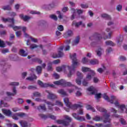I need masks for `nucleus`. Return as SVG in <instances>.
Returning a JSON list of instances; mask_svg holds the SVG:
<instances>
[{"instance_id": "nucleus-48", "label": "nucleus", "mask_w": 127, "mask_h": 127, "mask_svg": "<svg viewBox=\"0 0 127 127\" xmlns=\"http://www.w3.org/2000/svg\"><path fill=\"white\" fill-rule=\"evenodd\" d=\"M8 22H9L10 23H11L12 24H11V25H14V19L13 18H8Z\"/></svg>"}, {"instance_id": "nucleus-9", "label": "nucleus", "mask_w": 127, "mask_h": 127, "mask_svg": "<svg viewBox=\"0 0 127 127\" xmlns=\"http://www.w3.org/2000/svg\"><path fill=\"white\" fill-rule=\"evenodd\" d=\"M46 92L49 94L48 95V98L50 100H55V99H57L58 96L56 94H53L52 92H50L48 90H46Z\"/></svg>"}, {"instance_id": "nucleus-47", "label": "nucleus", "mask_w": 127, "mask_h": 127, "mask_svg": "<svg viewBox=\"0 0 127 127\" xmlns=\"http://www.w3.org/2000/svg\"><path fill=\"white\" fill-rule=\"evenodd\" d=\"M77 121H79V122H84L85 121V117L84 116H79L76 119Z\"/></svg>"}, {"instance_id": "nucleus-57", "label": "nucleus", "mask_w": 127, "mask_h": 127, "mask_svg": "<svg viewBox=\"0 0 127 127\" xmlns=\"http://www.w3.org/2000/svg\"><path fill=\"white\" fill-rule=\"evenodd\" d=\"M34 97H41V93L38 92H35L33 93Z\"/></svg>"}, {"instance_id": "nucleus-61", "label": "nucleus", "mask_w": 127, "mask_h": 127, "mask_svg": "<svg viewBox=\"0 0 127 127\" xmlns=\"http://www.w3.org/2000/svg\"><path fill=\"white\" fill-rule=\"evenodd\" d=\"M9 85H10V86H18V85H19V83L12 82H10L9 84Z\"/></svg>"}, {"instance_id": "nucleus-42", "label": "nucleus", "mask_w": 127, "mask_h": 127, "mask_svg": "<svg viewBox=\"0 0 127 127\" xmlns=\"http://www.w3.org/2000/svg\"><path fill=\"white\" fill-rule=\"evenodd\" d=\"M39 117H40V118H41V119H43V120H47V119H48V115H46L45 114H39Z\"/></svg>"}, {"instance_id": "nucleus-33", "label": "nucleus", "mask_w": 127, "mask_h": 127, "mask_svg": "<svg viewBox=\"0 0 127 127\" xmlns=\"http://www.w3.org/2000/svg\"><path fill=\"white\" fill-rule=\"evenodd\" d=\"M19 54L21 56H23V57H25L28 55V54L27 53H25V51L22 49L20 50Z\"/></svg>"}, {"instance_id": "nucleus-21", "label": "nucleus", "mask_w": 127, "mask_h": 127, "mask_svg": "<svg viewBox=\"0 0 127 127\" xmlns=\"http://www.w3.org/2000/svg\"><path fill=\"white\" fill-rule=\"evenodd\" d=\"M87 91L89 92H91V95H95L97 92V89H96L95 87L93 86H90L87 88Z\"/></svg>"}, {"instance_id": "nucleus-35", "label": "nucleus", "mask_w": 127, "mask_h": 127, "mask_svg": "<svg viewBox=\"0 0 127 127\" xmlns=\"http://www.w3.org/2000/svg\"><path fill=\"white\" fill-rule=\"evenodd\" d=\"M63 82H64V79H61L59 81H56L54 82V84H55V85H57L58 86L59 85H62L63 86Z\"/></svg>"}, {"instance_id": "nucleus-7", "label": "nucleus", "mask_w": 127, "mask_h": 127, "mask_svg": "<svg viewBox=\"0 0 127 127\" xmlns=\"http://www.w3.org/2000/svg\"><path fill=\"white\" fill-rule=\"evenodd\" d=\"M38 25L39 27H42V28H48V26H49V24H48V22L45 20H41L38 22Z\"/></svg>"}, {"instance_id": "nucleus-50", "label": "nucleus", "mask_w": 127, "mask_h": 127, "mask_svg": "<svg viewBox=\"0 0 127 127\" xmlns=\"http://www.w3.org/2000/svg\"><path fill=\"white\" fill-rule=\"evenodd\" d=\"M11 117H12V119H13V120H15V121H17L18 120V118H17V113L14 114H12V113H11Z\"/></svg>"}, {"instance_id": "nucleus-40", "label": "nucleus", "mask_w": 127, "mask_h": 127, "mask_svg": "<svg viewBox=\"0 0 127 127\" xmlns=\"http://www.w3.org/2000/svg\"><path fill=\"white\" fill-rule=\"evenodd\" d=\"M90 63L91 65H96L97 64H99V61L98 60H91L90 61Z\"/></svg>"}, {"instance_id": "nucleus-44", "label": "nucleus", "mask_w": 127, "mask_h": 127, "mask_svg": "<svg viewBox=\"0 0 127 127\" xmlns=\"http://www.w3.org/2000/svg\"><path fill=\"white\" fill-rule=\"evenodd\" d=\"M9 57L10 60L12 61H15V59L17 57V56H16V55H10Z\"/></svg>"}, {"instance_id": "nucleus-28", "label": "nucleus", "mask_w": 127, "mask_h": 127, "mask_svg": "<svg viewBox=\"0 0 127 127\" xmlns=\"http://www.w3.org/2000/svg\"><path fill=\"white\" fill-rule=\"evenodd\" d=\"M56 6L55 1H53L51 3L49 4V10H51L52 8H54Z\"/></svg>"}, {"instance_id": "nucleus-14", "label": "nucleus", "mask_w": 127, "mask_h": 127, "mask_svg": "<svg viewBox=\"0 0 127 127\" xmlns=\"http://www.w3.org/2000/svg\"><path fill=\"white\" fill-rule=\"evenodd\" d=\"M103 98L105 99V100H106L108 102H109L110 103H111V104H113V101H114V100H115L116 96H111V99L110 100V99L109 98V96H108L107 95V94H104L103 95Z\"/></svg>"}, {"instance_id": "nucleus-10", "label": "nucleus", "mask_w": 127, "mask_h": 127, "mask_svg": "<svg viewBox=\"0 0 127 127\" xmlns=\"http://www.w3.org/2000/svg\"><path fill=\"white\" fill-rule=\"evenodd\" d=\"M76 75L77 76V78L76 79V83H77L78 85H81V80L83 79V74H82L80 72L77 71Z\"/></svg>"}, {"instance_id": "nucleus-5", "label": "nucleus", "mask_w": 127, "mask_h": 127, "mask_svg": "<svg viewBox=\"0 0 127 127\" xmlns=\"http://www.w3.org/2000/svg\"><path fill=\"white\" fill-rule=\"evenodd\" d=\"M66 69H68V71H69V72L67 74V77L70 78V77L74 74V72H73L72 68H70V66L68 65H64L62 67H57V71H58V72H61V71H66Z\"/></svg>"}, {"instance_id": "nucleus-3", "label": "nucleus", "mask_w": 127, "mask_h": 127, "mask_svg": "<svg viewBox=\"0 0 127 127\" xmlns=\"http://www.w3.org/2000/svg\"><path fill=\"white\" fill-rule=\"evenodd\" d=\"M64 103L67 108L73 110V111H76L78 108H83V105L82 104H75L72 105V103L69 102L68 98H65L64 99Z\"/></svg>"}, {"instance_id": "nucleus-63", "label": "nucleus", "mask_w": 127, "mask_h": 127, "mask_svg": "<svg viewBox=\"0 0 127 127\" xmlns=\"http://www.w3.org/2000/svg\"><path fill=\"white\" fill-rule=\"evenodd\" d=\"M48 118L51 119V120H56V116L52 115L51 114L48 115Z\"/></svg>"}, {"instance_id": "nucleus-64", "label": "nucleus", "mask_w": 127, "mask_h": 127, "mask_svg": "<svg viewBox=\"0 0 127 127\" xmlns=\"http://www.w3.org/2000/svg\"><path fill=\"white\" fill-rule=\"evenodd\" d=\"M0 47H5V44H4V42L3 41H1V40L0 39Z\"/></svg>"}, {"instance_id": "nucleus-8", "label": "nucleus", "mask_w": 127, "mask_h": 127, "mask_svg": "<svg viewBox=\"0 0 127 127\" xmlns=\"http://www.w3.org/2000/svg\"><path fill=\"white\" fill-rule=\"evenodd\" d=\"M7 64H5V62L2 60L0 61V70L1 73H4L6 71V69H7Z\"/></svg>"}, {"instance_id": "nucleus-24", "label": "nucleus", "mask_w": 127, "mask_h": 127, "mask_svg": "<svg viewBox=\"0 0 127 127\" xmlns=\"http://www.w3.org/2000/svg\"><path fill=\"white\" fill-rule=\"evenodd\" d=\"M13 92L14 93L11 92H6L7 96H15L16 95V89L15 87L13 88Z\"/></svg>"}, {"instance_id": "nucleus-59", "label": "nucleus", "mask_w": 127, "mask_h": 127, "mask_svg": "<svg viewBox=\"0 0 127 127\" xmlns=\"http://www.w3.org/2000/svg\"><path fill=\"white\" fill-rule=\"evenodd\" d=\"M57 14H59L58 17L60 19H62V18H63V16H62V14L60 11H57Z\"/></svg>"}, {"instance_id": "nucleus-15", "label": "nucleus", "mask_w": 127, "mask_h": 127, "mask_svg": "<svg viewBox=\"0 0 127 127\" xmlns=\"http://www.w3.org/2000/svg\"><path fill=\"white\" fill-rule=\"evenodd\" d=\"M64 56V54L63 52H61V51H58V54L54 53L53 54L52 57L53 58H60L61 57H63Z\"/></svg>"}, {"instance_id": "nucleus-49", "label": "nucleus", "mask_w": 127, "mask_h": 127, "mask_svg": "<svg viewBox=\"0 0 127 127\" xmlns=\"http://www.w3.org/2000/svg\"><path fill=\"white\" fill-rule=\"evenodd\" d=\"M50 18L52 19H53L54 20H57L58 19V18L57 17V16L55 14H52L50 15Z\"/></svg>"}, {"instance_id": "nucleus-41", "label": "nucleus", "mask_w": 127, "mask_h": 127, "mask_svg": "<svg viewBox=\"0 0 127 127\" xmlns=\"http://www.w3.org/2000/svg\"><path fill=\"white\" fill-rule=\"evenodd\" d=\"M112 104H114L116 107H119L120 106V104H119V100L118 99H117V97H116V98L113 100V103Z\"/></svg>"}, {"instance_id": "nucleus-62", "label": "nucleus", "mask_w": 127, "mask_h": 127, "mask_svg": "<svg viewBox=\"0 0 127 127\" xmlns=\"http://www.w3.org/2000/svg\"><path fill=\"white\" fill-rule=\"evenodd\" d=\"M82 62L83 64H87V63H88V62H89V60H88L87 58H84L82 59Z\"/></svg>"}, {"instance_id": "nucleus-45", "label": "nucleus", "mask_w": 127, "mask_h": 127, "mask_svg": "<svg viewBox=\"0 0 127 127\" xmlns=\"http://www.w3.org/2000/svg\"><path fill=\"white\" fill-rule=\"evenodd\" d=\"M0 105H1V106H3V107H5L6 108H7L8 107H9V105H8L6 103L3 102V101H2V100L0 101Z\"/></svg>"}, {"instance_id": "nucleus-52", "label": "nucleus", "mask_w": 127, "mask_h": 127, "mask_svg": "<svg viewBox=\"0 0 127 127\" xmlns=\"http://www.w3.org/2000/svg\"><path fill=\"white\" fill-rule=\"evenodd\" d=\"M86 109L87 110H90V111H92V112H95V109L91 105H87L86 106Z\"/></svg>"}, {"instance_id": "nucleus-13", "label": "nucleus", "mask_w": 127, "mask_h": 127, "mask_svg": "<svg viewBox=\"0 0 127 127\" xmlns=\"http://www.w3.org/2000/svg\"><path fill=\"white\" fill-rule=\"evenodd\" d=\"M1 111L2 113L5 116H6L7 117H11V114L12 113V112L10 110L6 109H2Z\"/></svg>"}, {"instance_id": "nucleus-16", "label": "nucleus", "mask_w": 127, "mask_h": 127, "mask_svg": "<svg viewBox=\"0 0 127 127\" xmlns=\"http://www.w3.org/2000/svg\"><path fill=\"white\" fill-rule=\"evenodd\" d=\"M56 123L59 125H63L64 127H68L69 126V123L67 122L65 120H57Z\"/></svg>"}, {"instance_id": "nucleus-26", "label": "nucleus", "mask_w": 127, "mask_h": 127, "mask_svg": "<svg viewBox=\"0 0 127 127\" xmlns=\"http://www.w3.org/2000/svg\"><path fill=\"white\" fill-rule=\"evenodd\" d=\"M80 42V37L77 36L75 38V40L72 42V45H77Z\"/></svg>"}, {"instance_id": "nucleus-22", "label": "nucleus", "mask_w": 127, "mask_h": 127, "mask_svg": "<svg viewBox=\"0 0 127 127\" xmlns=\"http://www.w3.org/2000/svg\"><path fill=\"white\" fill-rule=\"evenodd\" d=\"M37 109L38 110V111H40V110H42L44 112L46 111V107L45 106V104L40 105V106H37Z\"/></svg>"}, {"instance_id": "nucleus-29", "label": "nucleus", "mask_w": 127, "mask_h": 127, "mask_svg": "<svg viewBox=\"0 0 127 127\" xmlns=\"http://www.w3.org/2000/svg\"><path fill=\"white\" fill-rule=\"evenodd\" d=\"M58 92L59 93V94H61V95H62L63 97L68 96V94H67L66 91H64V89H60L58 90Z\"/></svg>"}, {"instance_id": "nucleus-56", "label": "nucleus", "mask_w": 127, "mask_h": 127, "mask_svg": "<svg viewBox=\"0 0 127 127\" xmlns=\"http://www.w3.org/2000/svg\"><path fill=\"white\" fill-rule=\"evenodd\" d=\"M33 61L34 62H37V63H39V64H41V63H42V61L40 60V59L38 58H35L34 59Z\"/></svg>"}, {"instance_id": "nucleus-20", "label": "nucleus", "mask_w": 127, "mask_h": 127, "mask_svg": "<svg viewBox=\"0 0 127 127\" xmlns=\"http://www.w3.org/2000/svg\"><path fill=\"white\" fill-rule=\"evenodd\" d=\"M8 27L10 28H13L14 31H16V30H19V29H21L22 28V26H14V25L9 24L8 25Z\"/></svg>"}, {"instance_id": "nucleus-30", "label": "nucleus", "mask_w": 127, "mask_h": 127, "mask_svg": "<svg viewBox=\"0 0 127 127\" xmlns=\"http://www.w3.org/2000/svg\"><path fill=\"white\" fill-rule=\"evenodd\" d=\"M46 104H47V105H48V109L49 110H50V111H53V108L52 107H53V106H55V104H52V103L49 102V101H47L46 102Z\"/></svg>"}, {"instance_id": "nucleus-53", "label": "nucleus", "mask_w": 127, "mask_h": 127, "mask_svg": "<svg viewBox=\"0 0 127 127\" xmlns=\"http://www.w3.org/2000/svg\"><path fill=\"white\" fill-rule=\"evenodd\" d=\"M112 52H113V48L111 47L108 48L106 50V54H110Z\"/></svg>"}, {"instance_id": "nucleus-17", "label": "nucleus", "mask_w": 127, "mask_h": 127, "mask_svg": "<svg viewBox=\"0 0 127 127\" xmlns=\"http://www.w3.org/2000/svg\"><path fill=\"white\" fill-rule=\"evenodd\" d=\"M19 124L21 127H30V125H28L27 121L21 120L19 122Z\"/></svg>"}, {"instance_id": "nucleus-34", "label": "nucleus", "mask_w": 127, "mask_h": 127, "mask_svg": "<svg viewBox=\"0 0 127 127\" xmlns=\"http://www.w3.org/2000/svg\"><path fill=\"white\" fill-rule=\"evenodd\" d=\"M96 109L97 111H99V112H102L103 113H105V114H107V110H106V109L103 108L102 107H101L100 106H96Z\"/></svg>"}, {"instance_id": "nucleus-32", "label": "nucleus", "mask_w": 127, "mask_h": 127, "mask_svg": "<svg viewBox=\"0 0 127 127\" xmlns=\"http://www.w3.org/2000/svg\"><path fill=\"white\" fill-rule=\"evenodd\" d=\"M110 87L113 91H115V92H117L118 90L117 89V87H116V84L113 82H111L110 83Z\"/></svg>"}, {"instance_id": "nucleus-38", "label": "nucleus", "mask_w": 127, "mask_h": 127, "mask_svg": "<svg viewBox=\"0 0 127 127\" xmlns=\"http://www.w3.org/2000/svg\"><path fill=\"white\" fill-rule=\"evenodd\" d=\"M64 118L65 119V120L67 121H66V122L68 123V126H69V124H70V123H71V122H72V118H71V117H70L67 115H64Z\"/></svg>"}, {"instance_id": "nucleus-25", "label": "nucleus", "mask_w": 127, "mask_h": 127, "mask_svg": "<svg viewBox=\"0 0 127 127\" xmlns=\"http://www.w3.org/2000/svg\"><path fill=\"white\" fill-rule=\"evenodd\" d=\"M73 86V84L70 82H67L65 80H64L63 81V87H71Z\"/></svg>"}, {"instance_id": "nucleus-51", "label": "nucleus", "mask_w": 127, "mask_h": 127, "mask_svg": "<svg viewBox=\"0 0 127 127\" xmlns=\"http://www.w3.org/2000/svg\"><path fill=\"white\" fill-rule=\"evenodd\" d=\"M116 9L118 10V11H121L122 9H123V5L122 4H118L116 6Z\"/></svg>"}, {"instance_id": "nucleus-39", "label": "nucleus", "mask_w": 127, "mask_h": 127, "mask_svg": "<svg viewBox=\"0 0 127 127\" xmlns=\"http://www.w3.org/2000/svg\"><path fill=\"white\" fill-rule=\"evenodd\" d=\"M3 10H11V6L10 5H7L5 6H3L2 7Z\"/></svg>"}, {"instance_id": "nucleus-11", "label": "nucleus", "mask_w": 127, "mask_h": 127, "mask_svg": "<svg viewBox=\"0 0 127 127\" xmlns=\"http://www.w3.org/2000/svg\"><path fill=\"white\" fill-rule=\"evenodd\" d=\"M19 17L21 18V19H22V20H24L25 22H28V21H29V20L31 19V17L28 15L24 16V14H20Z\"/></svg>"}, {"instance_id": "nucleus-54", "label": "nucleus", "mask_w": 127, "mask_h": 127, "mask_svg": "<svg viewBox=\"0 0 127 127\" xmlns=\"http://www.w3.org/2000/svg\"><path fill=\"white\" fill-rule=\"evenodd\" d=\"M56 106H59V107H63V103L60 101H56Z\"/></svg>"}, {"instance_id": "nucleus-55", "label": "nucleus", "mask_w": 127, "mask_h": 127, "mask_svg": "<svg viewBox=\"0 0 127 127\" xmlns=\"http://www.w3.org/2000/svg\"><path fill=\"white\" fill-rule=\"evenodd\" d=\"M28 90H36L37 87L34 85H30L28 87Z\"/></svg>"}, {"instance_id": "nucleus-60", "label": "nucleus", "mask_w": 127, "mask_h": 127, "mask_svg": "<svg viewBox=\"0 0 127 127\" xmlns=\"http://www.w3.org/2000/svg\"><path fill=\"white\" fill-rule=\"evenodd\" d=\"M68 10H69V8L66 6H64L62 9V11H63V12H67Z\"/></svg>"}, {"instance_id": "nucleus-27", "label": "nucleus", "mask_w": 127, "mask_h": 127, "mask_svg": "<svg viewBox=\"0 0 127 127\" xmlns=\"http://www.w3.org/2000/svg\"><path fill=\"white\" fill-rule=\"evenodd\" d=\"M82 23H83V22H82V21H79V22H76V21H73L72 22V25L73 26H74L75 27H79V26L80 25H81L82 24Z\"/></svg>"}, {"instance_id": "nucleus-12", "label": "nucleus", "mask_w": 127, "mask_h": 127, "mask_svg": "<svg viewBox=\"0 0 127 127\" xmlns=\"http://www.w3.org/2000/svg\"><path fill=\"white\" fill-rule=\"evenodd\" d=\"M82 72H90L91 73L92 76H95L96 75V73H95V71L91 70V68L89 67H86L85 66H83L82 67Z\"/></svg>"}, {"instance_id": "nucleus-31", "label": "nucleus", "mask_w": 127, "mask_h": 127, "mask_svg": "<svg viewBox=\"0 0 127 127\" xmlns=\"http://www.w3.org/2000/svg\"><path fill=\"white\" fill-rule=\"evenodd\" d=\"M104 52V49L102 48H99L97 51H96V53L98 56H101L102 53Z\"/></svg>"}, {"instance_id": "nucleus-19", "label": "nucleus", "mask_w": 127, "mask_h": 127, "mask_svg": "<svg viewBox=\"0 0 127 127\" xmlns=\"http://www.w3.org/2000/svg\"><path fill=\"white\" fill-rule=\"evenodd\" d=\"M37 79V76L34 73H30V76L26 78V80L29 81H33L34 80H36Z\"/></svg>"}, {"instance_id": "nucleus-46", "label": "nucleus", "mask_w": 127, "mask_h": 127, "mask_svg": "<svg viewBox=\"0 0 127 127\" xmlns=\"http://www.w3.org/2000/svg\"><path fill=\"white\" fill-rule=\"evenodd\" d=\"M92 77H94V76L92 75V73L90 72L89 73H88L86 75V79L87 81H90L92 79Z\"/></svg>"}, {"instance_id": "nucleus-43", "label": "nucleus", "mask_w": 127, "mask_h": 127, "mask_svg": "<svg viewBox=\"0 0 127 127\" xmlns=\"http://www.w3.org/2000/svg\"><path fill=\"white\" fill-rule=\"evenodd\" d=\"M17 117L19 118H24L26 116V114L23 112H19L17 113Z\"/></svg>"}, {"instance_id": "nucleus-58", "label": "nucleus", "mask_w": 127, "mask_h": 127, "mask_svg": "<svg viewBox=\"0 0 127 127\" xmlns=\"http://www.w3.org/2000/svg\"><path fill=\"white\" fill-rule=\"evenodd\" d=\"M83 108H80L79 111H77V114H78V115H84V112H83Z\"/></svg>"}, {"instance_id": "nucleus-4", "label": "nucleus", "mask_w": 127, "mask_h": 127, "mask_svg": "<svg viewBox=\"0 0 127 127\" xmlns=\"http://www.w3.org/2000/svg\"><path fill=\"white\" fill-rule=\"evenodd\" d=\"M76 56V55L75 53L70 56L71 60H72V64L71 66L69 67L71 68L72 72L74 73H75V69H76V68L78 67V65H79V62L78 60H77Z\"/></svg>"}, {"instance_id": "nucleus-1", "label": "nucleus", "mask_w": 127, "mask_h": 127, "mask_svg": "<svg viewBox=\"0 0 127 127\" xmlns=\"http://www.w3.org/2000/svg\"><path fill=\"white\" fill-rule=\"evenodd\" d=\"M107 32H109L108 36L106 35V33L103 32L101 34L99 33H95L92 36L89 37L90 40H95L96 42L101 41L102 38H104L105 40L109 38L111 39L112 38V34H113V31L111 30L110 28L106 29Z\"/></svg>"}, {"instance_id": "nucleus-37", "label": "nucleus", "mask_w": 127, "mask_h": 127, "mask_svg": "<svg viewBox=\"0 0 127 127\" xmlns=\"http://www.w3.org/2000/svg\"><path fill=\"white\" fill-rule=\"evenodd\" d=\"M101 17H103V18H105L106 19H108V20L111 19V16H110L108 14H102Z\"/></svg>"}, {"instance_id": "nucleus-18", "label": "nucleus", "mask_w": 127, "mask_h": 127, "mask_svg": "<svg viewBox=\"0 0 127 127\" xmlns=\"http://www.w3.org/2000/svg\"><path fill=\"white\" fill-rule=\"evenodd\" d=\"M71 36H73V32L71 30L67 31L64 35L65 38H68V37H71Z\"/></svg>"}, {"instance_id": "nucleus-2", "label": "nucleus", "mask_w": 127, "mask_h": 127, "mask_svg": "<svg viewBox=\"0 0 127 127\" xmlns=\"http://www.w3.org/2000/svg\"><path fill=\"white\" fill-rule=\"evenodd\" d=\"M110 114H104L103 115L102 117H100L99 116H95L93 120V121H95V122H100V121H103V122L105 124H107V123H110L111 122V118H110Z\"/></svg>"}, {"instance_id": "nucleus-6", "label": "nucleus", "mask_w": 127, "mask_h": 127, "mask_svg": "<svg viewBox=\"0 0 127 127\" xmlns=\"http://www.w3.org/2000/svg\"><path fill=\"white\" fill-rule=\"evenodd\" d=\"M37 83L38 85L41 86V88H48V87H50V88H54L55 87L54 84H50V83H44L40 80H38Z\"/></svg>"}, {"instance_id": "nucleus-23", "label": "nucleus", "mask_w": 127, "mask_h": 127, "mask_svg": "<svg viewBox=\"0 0 127 127\" xmlns=\"http://www.w3.org/2000/svg\"><path fill=\"white\" fill-rule=\"evenodd\" d=\"M36 71L37 72L38 75H41L42 73V67L38 65L36 67Z\"/></svg>"}, {"instance_id": "nucleus-36", "label": "nucleus", "mask_w": 127, "mask_h": 127, "mask_svg": "<svg viewBox=\"0 0 127 127\" xmlns=\"http://www.w3.org/2000/svg\"><path fill=\"white\" fill-rule=\"evenodd\" d=\"M105 44L107 46H115L116 45L112 41H107L105 42Z\"/></svg>"}]
</instances>
